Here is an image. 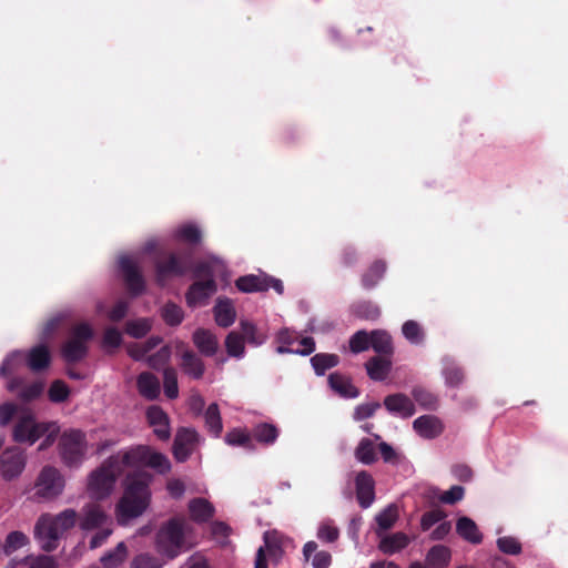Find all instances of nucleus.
<instances>
[{
  "instance_id": "obj_37",
  "label": "nucleus",
  "mask_w": 568,
  "mask_h": 568,
  "mask_svg": "<svg viewBox=\"0 0 568 568\" xmlns=\"http://www.w3.org/2000/svg\"><path fill=\"white\" fill-rule=\"evenodd\" d=\"M51 524L63 536V534L73 528L78 520V513L74 509H64L55 516L49 515Z\"/></svg>"
},
{
  "instance_id": "obj_63",
  "label": "nucleus",
  "mask_w": 568,
  "mask_h": 568,
  "mask_svg": "<svg viewBox=\"0 0 568 568\" xmlns=\"http://www.w3.org/2000/svg\"><path fill=\"white\" fill-rule=\"evenodd\" d=\"M465 489L462 486H452L448 490L444 491L439 496V500L443 504L454 505L464 498Z\"/></svg>"
},
{
  "instance_id": "obj_61",
  "label": "nucleus",
  "mask_w": 568,
  "mask_h": 568,
  "mask_svg": "<svg viewBox=\"0 0 568 568\" xmlns=\"http://www.w3.org/2000/svg\"><path fill=\"white\" fill-rule=\"evenodd\" d=\"M162 562L149 554H140L132 560L131 568H161Z\"/></svg>"
},
{
  "instance_id": "obj_13",
  "label": "nucleus",
  "mask_w": 568,
  "mask_h": 568,
  "mask_svg": "<svg viewBox=\"0 0 568 568\" xmlns=\"http://www.w3.org/2000/svg\"><path fill=\"white\" fill-rule=\"evenodd\" d=\"M26 467V456L19 447H10L0 455V470L6 480L18 477Z\"/></svg>"
},
{
  "instance_id": "obj_42",
  "label": "nucleus",
  "mask_w": 568,
  "mask_h": 568,
  "mask_svg": "<svg viewBox=\"0 0 568 568\" xmlns=\"http://www.w3.org/2000/svg\"><path fill=\"white\" fill-rule=\"evenodd\" d=\"M311 363L315 373L322 376L326 371L338 365L339 357L336 354L318 353L311 358Z\"/></svg>"
},
{
  "instance_id": "obj_47",
  "label": "nucleus",
  "mask_w": 568,
  "mask_h": 568,
  "mask_svg": "<svg viewBox=\"0 0 568 568\" xmlns=\"http://www.w3.org/2000/svg\"><path fill=\"white\" fill-rule=\"evenodd\" d=\"M71 316L72 315L70 311H61L55 315L51 316L43 325L41 338H50L63 323L71 318Z\"/></svg>"
},
{
  "instance_id": "obj_10",
  "label": "nucleus",
  "mask_w": 568,
  "mask_h": 568,
  "mask_svg": "<svg viewBox=\"0 0 568 568\" xmlns=\"http://www.w3.org/2000/svg\"><path fill=\"white\" fill-rule=\"evenodd\" d=\"M119 268L128 292L132 296L141 295L145 291V280L135 261L130 256H121Z\"/></svg>"
},
{
  "instance_id": "obj_12",
  "label": "nucleus",
  "mask_w": 568,
  "mask_h": 568,
  "mask_svg": "<svg viewBox=\"0 0 568 568\" xmlns=\"http://www.w3.org/2000/svg\"><path fill=\"white\" fill-rule=\"evenodd\" d=\"M216 292L217 284L214 278L196 280L189 286L185 293L186 304L192 308L204 306Z\"/></svg>"
},
{
  "instance_id": "obj_55",
  "label": "nucleus",
  "mask_w": 568,
  "mask_h": 568,
  "mask_svg": "<svg viewBox=\"0 0 568 568\" xmlns=\"http://www.w3.org/2000/svg\"><path fill=\"white\" fill-rule=\"evenodd\" d=\"M496 545L499 551L506 555L517 556L523 551L520 541L513 536L499 537L496 541Z\"/></svg>"
},
{
  "instance_id": "obj_58",
  "label": "nucleus",
  "mask_w": 568,
  "mask_h": 568,
  "mask_svg": "<svg viewBox=\"0 0 568 568\" xmlns=\"http://www.w3.org/2000/svg\"><path fill=\"white\" fill-rule=\"evenodd\" d=\"M23 561H28V568H58L57 560L49 555H28Z\"/></svg>"
},
{
  "instance_id": "obj_18",
  "label": "nucleus",
  "mask_w": 568,
  "mask_h": 568,
  "mask_svg": "<svg viewBox=\"0 0 568 568\" xmlns=\"http://www.w3.org/2000/svg\"><path fill=\"white\" fill-rule=\"evenodd\" d=\"M383 404L390 414L402 418H409L416 412L414 402L404 393L387 395Z\"/></svg>"
},
{
  "instance_id": "obj_51",
  "label": "nucleus",
  "mask_w": 568,
  "mask_h": 568,
  "mask_svg": "<svg viewBox=\"0 0 568 568\" xmlns=\"http://www.w3.org/2000/svg\"><path fill=\"white\" fill-rule=\"evenodd\" d=\"M372 332L367 333L364 329L357 331L349 338V349L354 354H359L371 347Z\"/></svg>"
},
{
  "instance_id": "obj_59",
  "label": "nucleus",
  "mask_w": 568,
  "mask_h": 568,
  "mask_svg": "<svg viewBox=\"0 0 568 568\" xmlns=\"http://www.w3.org/2000/svg\"><path fill=\"white\" fill-rule=\"evenodd\" d=\"M70 389L68 385L60 379L52 382L49 388V398L53 403H63L68 399Z\"/></svg>"
},
{
  "instance_id": "obj_46",
  "label": "nucleus",
  "mask_w": 568,
  "mask_h": 568,
  "mask_svg": "<svg viewBox=\"0 0 568 568\" xmlns=\"http://www.w3.org/2000/svg\"><path fill=\"white\" fill-rule=\"evenodd\" d=\"M355 457L364 465H372L377 460L374 443L369 438H362L355 449Z\"/></svg>"
},
{
  "instance_id": "obj_60",
  "label": "nucleus",
  "mask_w": 568,
  "mask_h": 568,
  "mask_svg": "<svg viewBox=\"0 0 568 568\" xmlns=\"http://www.w3.org/2000/svg\"><path fill=\"white\" fill-rule=\"evenodd\" d=\"M170 356L171 351L169 346H163L156 353L148 357V364L153 369H160L169 362Z\"/></svg>"
},
{
  "instance_id": "obj_62",
  "label": "nucleus",
  "mask_w": 568,
  "mask_h": 568,
  "mask_svg": "<svg viewBox=\"0 0 568 568\" xmlns=\"http://www.w3.org/2000/svg\"><path fill=\"white\" fill-rule=\"evenodd\" d=\"M446 514L440 509L426 511L420 519V527L424 531L429 530L435 524L444 519Z\"/></svg>"
},
{
  "instance_id": "obj_54",
  "label": "nucleus",
  "mask_w": 568,
  "mask_h": 568,
  "mask_svg": "<svg viewBox=\"0 0 568 568\" xmlns=\"http://www.w3.org/2000/svg\"><path fill=\"white\" fill-rule=\"evenodd\" d=\"M151 322L148 318L129 321L125 324V332L134 338H141L151 331Z\"/></svg>"
},
{
  "instance_id": "obj_22",
  "label": "nucleus",
  "mask_w": 568,
  "mask_h": 568,
  "mask_svg": "<svg viewBox=\"0 0 568 568\" xmlns=\"http://www.w3.org/2000/svg\"><path fill=\"white\" fill-rule=\"evenodd\" d=\"M190 517L194 523L204 524L214 517L215 509L205 498L197 497L189 501Z\"/></svg>"
},
{
  "instance_id": "obj_24",
  "label": "nucleus",
  "mask_w": 568,
  "mask_h": 568,
  "mask_svg": "<svg viewBox=\"0 0 568 568\" xmlns=\"http://www.w3.org/2000/svg\"><path fill=\"white\" fill-rule=\"evenodd\" d=\"M139 394L148 400H154L160 395V382L155 375L149 372L141 373L136 378Z\"/></svg>"
},
{
  "instance_id": "obj_52",
  "label": "nucleus",
  "mask_w": 568,
  "mask_h": 568,
  "mask_svg": "<svg viewBox=\"0 0 568 568\" xmlns=\"http://www.w3.org/2000/svg\"><path fill=\"white\" fill-rule=\"evenodd\" d=\"M176 237L187 244L196 245L202 241V232L194 224H185L176 230Z\"/></svg>"
},
{
  "instance_id": "obj_53",
  "label": "nucleus",
  "mask_w": 568,
  "mask_h": 568,
  "mask_svg": "<svg viewBox=\"0 0 568 568\" xmlns=\"http://www.w3.org/2000/svg\"><path fill=\"white\" fill-rule=\"evenodd\" d=\"M376 523L382 530L390 529L398 519V510L395 505L387 506L376 516Z\"/></svg>"
},
{
  "instance_id": "obj_40",
  "label": "nucleus",
  "mask_w": 568,
  "mask_h": 568,
  "mask_svg": "<svg viewBox=\"0 0 568 568\" xmlns=\"http://www.w3.org/2000/svg\"><path fill=\"white\" fill-rule=\"evenodd\" d=\"M426 560L432 568H445L450 560V549L444 545L433 546Z\"/></svg>"
},
{
  "instance_id": "obj_8",
  "label": "nucleus",
  "mask_w": 568,
  "mask_h": 568,
  "mask_svg": "<svg viewBox=\"0 0 568 568\" xmlns=\"http://www.w3.org/2000/svg\"><path fill=\"white\" fill-rule=\"evenodd\" d=\"M36 488L38 496L51 499L62 493L64 479L55 467L45 466L37 478Z\"/></svg>"
},
{
  "instance_id": "obj_50",
  "label": "nucleus",
  "mask_w": 568,
  "mask_h": 568,
  "mask_svg": "<svg viewBox=\"0 0 568 568\" xmlns=\"http://www.w3.org/2000/svg\"><path fill=\"white\" fill-rule=\"evenodd\" d=\"M164 394L170 399L179 396L178 373L173 367H166L163 371Z\"/></svg>"
},
{
  "instance_id": "obj_20",
  "label": "nucleus",
  "mask_w": 568,
  "mask_h": 568,
  "mask_svg": "<svg viewBox=\"0 0 568 568\" xmlns=\"http://www.w3.org/2000/svg\"><path fill=\"white\" fill-rule=\"evenodd\" d=\"M27 366L34 373L45 371L51 364V353L45 344L30 348L26 356Z\"/></svg>"
},
{
  "instance_id": "obj_39",
  "label": "nucleus",
  "mask_w": 568,
  "mask_h": 568,
  "mask_svg": "<svg viewBox=\"0 0 568 568\" xmlns=\"http://www.w3.org/2000/svg\"><path fill=\"white\" fill-rule=\"evenodd\" d=\"M204 419L209 433L216 438L220 437L223 430V424L220 408L216 403H212L209 405L204 413Z\"/></svg>"
},
{
  "instance_id": "obj_44",
  "label": "nucleus",
  "mask_w": 568,
  "mask_h": 568,
  "mask_svg": "<svg viewBox=\"0 0 568 568\" xmlns=\"http://www.w3.org/2000/svg\"><path fill=\"white\" fill-rule=\"evenodd\" d=\"M225 348L231 357L242 358L245 354V342L241 333L232 331L225 338Z\"/></svg>"
},
{
  "instance_id": "obj_14",
  "label": "nucleus",
  "mask_w": 568,
  "mask_h": 568,
  "mask_svg": "<svg viewBox=\"0 0 568 568\" xmlns=\"http://www.w3.org/2000/svg\"><path fill=\"white\" fill-rule=\"evenodd\" d=\"M199 442V434L191 428H181L178 430L173 443L174 458L183 463L192 454L194 446Z\"/></svg>"
},
{
  "instance_id": "obj_1",
  "label": "nucleus",
  "mask_w": 568,
  "mask_h": 568,
  "mask_svg": "<svg viewBox=\"0 0 568 568\" xmlns=\"http://www.w3.org/2000/svg\"><path fill=\"white\" fill-rule=\"evenodd\" d=\"M154 477L151 473L138 469L128 473L123 481V495L116 505L120 521L141 516L151 501V484Z\"/></svg>"
},
{
  "instance_id": "obj_36",
  "label": "nucleus",
  "mask_w": 568,
  "mask_h": 568,
  "mask_svg": "<svg viewBox=\"0 0 568 568\" xmlns=\"http://www.w3.org/2000/svg\"><path fill=\"white\" fill-rule=\"evenodd\" d=\"M386 271L384 261H375L362 275V285L366 290H372L382 280Z\"/></svg>"
},
{
  "instance_id": "obj_29",
  "label": "nucleus",
  "mask_w": 568,
  "mask_h": 568,
  "mask_svg": "<svg viewBox=\"0 0 568 568\" xmlns=\"http://www.w3.org/2000/svg\"><path fill=\"white\" fill-rule=\"evenodd\" d=\"M328 384L334 392L343 397L355 398L359 395L358 389L352 384L349 378L339 373H332L328 376Z\"/></svg>"
},
{
  "instance_id": "obj_35",
  "label": "nucleus",
  "mask_w": 568,
  "mask_h": 568,
  "mask_svg": "<svg viewBox=\"0 0 568 568\" xmlns=\"http://www.w3.org/2000/svg\"><path fill=\"white\" fill-rule=\"evenodd\" d=\"M240 327L244 342H247L252 346H260L267 339V334L257 328V326L250 321H240Z\"/></svg>"
},
{
  "instance_id": "obj_26",
  "label": "nucleus",
  "mask_w": 568,
  "mask_h": 568,
  "mask_svg": "<svg viewBox=\"0 0 568 568\" xmlns=\"http://www.w3.org/2000/svg\"><path fill=\"white\" fill-rule=\"evenodd\" d=\"M223 267L222 261L216 256H207L196 263L191 262V272L194 278H214L215 272Z\"/></svg>"
},
{
  "instance_id": "obj_48",
  "label": "nucleus",
  "mask_w": 568,
  "mask_h": 568,
  "mask_svg": "<svg viewBox=\"0 0 568 568\" xmlns=\"http://www.w3.org/2000/svg\"><path fill=\"white\" fill-rule=\"evenodd\" d=\"M297 339L298 336L296 332L288 328L281 329L276 335V342L280 344L276 347V352L278 354L294 353L296 348H292L291 346L297 343Z\"/></svg>"
},
{
  "instance_id": "obj_64",
  "label": "nucleus",
  "mask_w": 568,
  "mask_h": 568,
  "mask_svg": "<svg viewBox=\"0 0 568 568\" xmlns=\"http://www.w3.org/2000/svg\"><path fill=\"white\" fill-rule=\"evenodd\" d=\"M338 536H339L338 528L333 526L329 523L322 524L317 530V537L322 541L334 542L338 539Z\"/></svg>"
},
{
  "instance_id": "obj_15",
  "label": "nucleus",
  "mask_w": 568,
  "mask_h": 568,
  "mask_svg": "<svg viewBox=\"0 0 568 568\" xmlns=\"http://www.w3.org/2000/svg\"><path fill=\"white\" fill-rule=\"evenodd\" d=\"M356 498L362 508H368L375 499V481L373 476L362 470L355 477Z\"/></svg>"
},
{
  "instance_id": "obj_16",
  "label": "nucleus",
  "mask_w": 568,
  "mask_h": 568,
  "mask_svg": "<svg viewBox=\"0 0 568 568\" xmlns=\"http://www.w3.org/2000/svg\"><path fill=\"white\" fill-rule=\"evenodd\" d=\"M106 524H112V521L100 505L88 504L82 508V517L79 521L82 530L98 529Z\"/></svg>"
},
{
  "instance_id": "obj_5",
  "label": "nucleus",
  "mask_w": 568,
  "mask_h": 568,
  "mask_svg": "<svg viewBox=\"0 0 568 568\" xmlns=\"http://www.w3.org/2000/svg\"><path fill=\"white\" fill-rule=\"evenodd\" d=\"M93 338V328L80 323L70 329L69 339L61 347V356L68 364L81 362L89 352L88 343Z\"/></svg>"
},
{
  "instance_id": "obj_25",
  "label": "nucleus",
  "mask_w": 568,
  "mask_h": 568,
  "mask_svg": "<svg viewBox=\"0 0 568 568\" xmlns=\"http://www.w3.org/2000/svg\"><path fill=\"white\" fill-rule=\"evenodd\" d=\"M213 312L215 322L220 327H230L235 322L236 312L229 298H217Z\"/></svg>"
},
{
  "instance_id": "obj_57",
  "label": "nucleus",
  "mask_w": 568,
  "mask_h": 568,
  "mask_svg": "<svg viewBox=\"0 0 568 568\" xmlns=\"http://www.w3.org/2000/svg\"><path fill=\"white\" fill-rule=\"evenodd\" d=\"M224 440L230 446L247 447L251 445V435L245 429L233 428L226 433Z\"/></svg>"
},
{
  "instance_id": "obj_11",
  "label": "nucleus",
  "mask_w": 568,
  "mask_h": 568,
  "mask_svg": "<svg viewBox=\"0 0 568 568\" xmlns=\"http://www.w3.org/2000/svg\"><path fill=\"white\" fill-rule=\"evenodd\" d=\"M34 538L43 551L51 552L59 547L62 535L51 524L49 515H42L36 524Z\"/></svg>"
},
{
  "instance_id": "obj_32",
  "label": "nucleus",
  "mask_w": 568,
  "mask_h": 568,
  "mask_svg": "<svg viewBox=\"0 0 568 568\" xmlns=\"http://www.w3.org/2000/svg\"><path fill=\"white\" fill-rule=\"evenodd\" d=\"M235 286L243 293L265 292L266 291V274H248L240 276L235 281Z\"/></svg>"
},
{
  "instance_id": "obj_34",
  "label": "nucleus",
  "mask_w": 568,
  "mask_h": 568,
  "mask_svg": "<svg viewBox=\"0 0 568 568\" xmlns=\"http://www.w3.org/2000/svg\"><path fill=\"white\" fill-rule=\"evenodd\" d=\"M128 557V547L125 542H119L115 548L106 551L101 558L100 562L104 568H118Z\"/></svg>"
},
{
  "instance_id": "obj_9",
  "label": "nucleus",
  "mask_w": 568,
  "mask_h": 568,
  "mask_svg": "<svg viewBox=\"0 0 568 568\" xmlns=\"http://www.w3.org/2000/svg\"><path fill=\"white\" fill-rule=\"evenodd\" d=\"M48 432L45 424L37 423L31 414L21 416L13 427L12 437L17 443L34 444Z\"/></svg>"
},
{
  "instance_id": "obj_19",
  "label": "nucleus",
  "mask_w": 568,
  "mask_h": 568,
  "mask_svg": "<svg viewBox=\"0 0 568 568\" xmlns=\"http://www.w3.org/2000/svg\"><path fill=\"white\" fill-rule=\"evenodd\" d=\"M146 419L154 428V434L160 440H168L171 436L170 422L168 414L158 405H152L146 409Z\"/></svg>"
},
{
  "instance_id": "obj_6",
  "label": "nucleus",
  "mask_w": 568,
  "mask_h": 568,
  "mask_svg": "<svg viewBox=\"0 0 568 568\" xmlns=\"http://www.w3.org/2000/svg\"><path fill=\"white\" fill-rule=\"evenodd\" d=\"M124 465L129 467L146 466L153 468L158 474L165 475L171 470L169 458L152 449L150 446L140 445L123 452Z\"/></svg>"
},
{
  "instance_id": "obj_49",
  "label": "nucleus",
  "mask_w": 568,
  "mask_h": 568,
  "mask_svg": "<svg viewBox=\"0 0 568 568\" xmlns=\"http://www.w3.org/2000/svg\"><path fill=\"white\" fill-rule=\"evenodd\" d=\"M163 321L170 326H178L184 318L183 310L175 303H166L161 310Z\"/></svg>"
},
{
  "instance_id": "obj_30",
  "label": "nucleus",
  "mask_w": 568,
  "mask_h": 568,
  "mask_svg": "<svg viewBox=\"0 0 568 568\" xmlns=\"http://www.w3.org/2000/svg\"><path fill=\"white\" fill-rule=\"evenodd\" d=\"M457 534L470 544L478 545L483 541V535L476 523L469 517H460L456 523Z\"/></svg>"
},
{
  "instance_id": "obj_43",
  "label": "nucleus",
  "mask_w": 568,
  "mask_h": 568,
  "mask_svg": "<svg viewBox=\"0 0 568 568\" xmlns=\"http://www.w3.org/2000/svg\"><path fill=\"white\" fill-rule=\"evenodd\" d=\"M352 313L356 317L367 321H376L381 316L379 307L369 301H363L353 304Z\"/></svg>"
},
{
  "instance_id": "obj_38",
  "label": "nucleus",
  "mask_w": 568,
  "mask_h": 568,
  "mask_svg": "<svg viewBox=\"0 0 568 568\" xmlns=\"http://www.w3.org/2000/svg\"><path fill=\"white\" fill-rule=\"evenodd\" d=\"M252 437L263 445H272L278 437V429L273 424L260 423L253 427Z\"/></svg>"
},
{
  "instance_id": "obj_2",
  "label": "nucleus",
  "mask_w": 568,
  "mask_h": 568,
  "mask_svg": "<svg viewBox=\"0 0 568 568\" xmlns=\"http://www.w3.org/2000/svg\"><path fill=\"white\" fill-rule=\"evenodd\" d=\"M123 452H119L106 458L102 465L90 474L88 490L95 499H102L110 495L116 478L123 473Z\"/></svg>"
},
{
  "instance_id": "obj_56",
  "label": "nucleus",
  "mask_w": 568,
  "mask_h": 568,
  "mask_svg": "<svg viewBox=\"0 0 568 568\" xmlns=\"http://www.w3.org/2000/svg\"><path fill=\"white\" fill-rule=\"evenodd\" d=\"M402 332L405 338L412 344H420L424 341V332L420 325L413 320L406 321L403 324Z\"/></svg>"
},
{
  "instance_id": "obj_3",
  "label": "nucleus",
  "mask_w": 568,
  "mask_h": 568,
  "mask_svg": "<svg viewBox=\"0 0 568 568\" xmlns=\"http://www.w3.org/2000/svg\"><path fill=\"white\" fill-rule=\"evenodd\" d=\"M156 550L169 559H173L187 550L185 523L183 519L172 518L159 529L156 534Z\"/></svg>"
},
{
  "instance_id": "obj_4",
  "label": "nucleus",
  "mask_w": 568,
  "mask_h": 568,
  "mask_svg": "<svg viewBox=\"0 0 568 568\" xmlns=\"http://www.w3.org/2000/svg\"><path fill=\"white\" fill-rule=\"evenodd\" d=\"M191 270V258L175 252H164L154 261L155 282L164 287L169 280L182 277Z\"/></svg>"
},
{
  "instance_id": "obj_23",
  "label": "nucleus",
  "mask_w": 568,
  "mask_h": 568,
  "mask_svg": "<svg viewBox=\"0 0 568 568\" xmlns=\"http://www.w3.org/2000/svg\"><path fill=\"white\" fill-rule=\"evenodd\" d=\"M180 366L183 373L193 379L202 378L205 372V365L202 358L190 349L182 353Z\"/></svg>"
},
{
  "instance_id": "obj_33",
  "label": "nucleus",
  "mask_w": 568,
  "mask_h": 568,
  "mask_svg": "<svg viewBox=\"0 0 568 568\" xmlns=\"http://www.w3.org/2000/svg\"><path fill=\"white\" fill-rule=\"evenodd\" d=\"M408 544L409 538L406 534L395 532L384 536L379 541L378 549L386 555H393L406 548Z\"/></svg>"
},
{
  "instance_id": "obj_31",
  "label": "nucleus",
  "mask_w": 568,
  "mask_h": 568,
  "mask_svg": "<svg viewBox=\"0 0 568 568\" xmlns=\"http://www.w3.org/2000/svg\"><path fill=\"white\" fill-rule=\"evenodd\" d=\"M371 347L378 356L390 357L394 353L392 336L384 329L372 331Z\"/></svg>"
},
{
  "instance_id": "obj_28",
  "label": "nucleus",
  "mask_w": 568,
  "mask_h": 568,
  "mask_svg": "<svg viewBox=\"0 0 568 568\" xmlns=\"http://www.w3.org/2000/svg\"><path fill=\"white\" fill-rule=\"evenodd\" d=\"M365 367L371 379L382 382L388 376L392 362L389 357L374 356L366 362Z\"/></svg>"
},
{
  "instance_id": "obj_7",
  "label": "nucleus",
  "mask_w": 568,
  "mask_h": 568,
  "mask_svg": "<svg viewBox=\"0 0 568 568\" xmlns=\"http://www.w3.org/2000/svg\"><path fill=\"white\" fill-rule=\"evenodd\" d=\"M58 447L63 464L68 467H78L82 464L87 452L85 434L80 429L64 430Z\"/></svg>"
},
{
  "instance_id": "obj_27",
  "label": "nucleus",
  "mask_w": 568,
  "mask_h": 568,
  "mask_svg": "<svg viewBox=\"0 0 568 568\" xmlns=\"http://www.w3.org/2000/svg\"><path fill=\"white\" fill-rule=\"evenodd\" d=\"M442 374L445 383L449 387H459L465 381V372L452 357L445 356L443 358Z\"/></svg>"
},
{
  "instance_id": "obj_41",
  "label": "nucleus",
  "mask_w": 568,
  "mask_h": 568,
  "mask_svg": "<svg viewBox=\"0 0 568 568\" xmlns=\"http://www.w3.org/2000/svg\"><path fill=\"white\" fill-rule=\"evenodd\" d=\"M29 542L30 539L24 532L20 530H13L7 535L4 542L2 544L3 554L6 556H11L17 550L29 545Z\"/></svg>"
},
{
  "instance_id": "obj_17",
  "label": "nucleus",
  "mask_w": 568,
  "mask_h": 568,
  "mask_svg": "<svg viewBox=\"0 0 568 568\" xmlns=\"http://www.w3.org/2000/svg\"><path fill=\"white\" fill-rule=\"evenodd\" d=\"M413 429L424 439H434L444 433L445 426L439 417L423 415L413 422Z\"/></svg>"
},
{
  "instance_id": "obj_21",
  "label": "nucleus",
  "mask_w": 568,
  "mask_h": 568,
  "mask_svg": "<svg viewBox=\"0 0 568 568\" xmlns=\"http://www.w3.org/2000/svg\"><path fill=\"white\" fill-rule=\"evenodd\" d=\"M193 343L199 352L206 356L212 357L219 349V342L216 336L209 329L197 328L192 336Z\"/></svg>"
},
{
  "instance_id": "obj_45",
  "label": "nucleus",
  "mask_w": 568,
  "mask_h": 568,
  "mask_svg": "<svg viewBox=\"0 0 568 568\" xmlns=\"http://www.w3.org/2000/svg\"><path fill=\"white\" fill-rule=\"evenodd\" d=\"M414 400L424 409L435 410L438 406V398L424 387L416 386L412 390Z\"/></svg>"
}]
</instances>
